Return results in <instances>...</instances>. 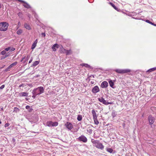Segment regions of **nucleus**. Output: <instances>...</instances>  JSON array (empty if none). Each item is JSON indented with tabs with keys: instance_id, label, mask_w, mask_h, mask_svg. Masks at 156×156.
Listing matches in <instances>:
<instances>
[{
	"instance_id": "obj_1",
	"label": "nucleus",
	"mask_w": 156,
	"mask_h": 156,
	"mask_svg": "<svg viewBox=\"0 0 156 156\" xmlns=\"http://www.w3.org/2000/svg\"><path fill=\"white\" fill-rule=\"evenodd\" d=\"M44 88L43 87H40L34 89L32 91V93L35 94L37 95H39L44 93Z\"/></svg>"
},
{
	"instance_id": "obj_2",
	"label": "nucleus",
	"mask_w": 156,
	"mask_h": 156,
	"mask_svg": "<svg viewBox=\"0 0 156 156\" xmlns=\"http://www.w3.org/2000/svg\"><path fill=\"white\" fill-rule=\"evenodd\" d=\"M9 24L6 22H2L0 23V31H5L8 29Z\"/></svg>"
},
{
	"instance_id": "obj_3",
	"label": "nucleus",
	"mask_w": 156,
	"mask_h": 156,
	"mask_svg": "<svg viewBox=\"0 0 156 156\" xmlns=\"http://www.w3.org/2000/svg\"><path fill=\"white\" fill-rule=\"evenodd\" d=\"M91 112L92 115L94 123L95 124L98 125L99 124V122L98 120V116L95 110L93 109L92 110Z\"/></svg>"
},
{
	"instance_id": "obj_4",
	"label": "nucleus",
	"mask_w": 156,
	"mask_h": 156,
	"mask_svg": "<svg viewBox=\"0 0 156 156\" xmlns=\"http://www.w3.org/2000/svg\"><path fill=\"white\" fill-rule=\"evenodd\" d=\"M115 71L119 73L124 74L130 72L131 70L129 69H115Z\"/></svg>"
},
{
	"instance_id": "obj_5",
	"label": "nucleus",
	"mask_w": 156,
	"mask_h": 156,
	"mask_svg": "<svg viewBox=\"0 0 156 156\" xmlns=\"http://www.w3.org/2000/svg\"><path fill=\"white\" fill-rule=\"evenodd\" d=\"M79 141L85 143L87 142V139L85 136L83 135L79 137Z\"/></svg>"
},
{
	"instance_id": "obj_6",
	"label": "nucleus",
	"mask_w": 156,
	"mask_h": 156,
	"mask_svg": "<svg viewBox=\"0 0 156 156\" xmlns=\"http://www.w3.org/2000/svg\"><path fill=\"white\" fill-rule=\"evenodd\" d=\"M98 99L100 102L102 103L103 104H104L105 105H107L109 104H112L111 102H107V101L106 100H105L104 99V98H103L102 97H101L100 98H98Z\"/></svg>"
},
{
	"instance_id": "obj_7",
	"label": "nucleus",
	"mask_w": 156,
	"mask_h": 156,
	"mask_svg": "<svg viewBox=\"0 0 156 156\" xmlns=\"http://www.w3.org/2000/svg\"><path fill=\"white\" fill-rule=\"evenodd\" d=\"M60 52L61 53H66L67 55L70 54V51L65 49L63 47L60 48Z\"/></svg>"
},
{
	"instance_id": "obj_8",
	"label": "nucleus",
	"mask_w": 156,
	"mask_h": 156,
	"mask_svg": "<svg viewBox=\"0 0 156 156\" xmlns=\"http://www.w3.org/2000/svg\"><path fill=\"white\" fill-rule=\"evenodd\" d=\"M148 119L149 124L150 125L153 124L154 122L155 118L151 115H150L148 117Z\"/></svg>"
},
{
	"instance_id": "obj_9",
	"label": "nucleus",
	"mask_w": 156,
	"mask_h": 156,
	"mask_svg": "<svg viewBox=\"0 0 156 156\" xmlns=\"http://www.w3.org/2000/svg\"><path fill=\"white\" fill-rule=\"evenodd\" d=\"M108 81V83L109 84L110 86L112 88H115V86H114V82L115 81V80H112L110 79H109Z\"/></svg>"
},
{
	"instance_id": "obj_10",
	"label": "nucleus",
	"mask_w": 156,
	"mask_h": 156,
	"mask_svg": "<svg viewBox=\"0 0 156 156\" xmlns=\"http://www.w3.org/2000/svg\"><path fill=\"white\" fill-rule=\"evenodd\" d=\"M100 91L99 88L98 86H94L92 89V91L93 94H96Z\"/></svg>"
},
{
	"instance_id": "obj_11",
	"label": "nucleus",
	"mask_w": 156,
	"mask_h": 156,
	"mask_svg": "<svg viewBox=\"0 0 156 156\" xmlns=\"http://www.w3.org/2000/svg\"><path fill=\"white\" fill-rule=\"evenodd\" d=\"M18 1L20 2H21L24 3L23 5L25 8L27 9H29L30 8V5L24 1L22 0H18Z\"/></svg>"
},
{
	"instance_id": "obj_12",
	"label": "nucleus",
	"mask_w": 156,
	"mask_h": 156,
	"mask_svg": "<svg viewBox=\"0 0 156 156\" xmlns=\"http://www.w3.org/2000/svg\"><path fill=\"white\" fill-rule=\"evenodd\" d=\"M108 86V83L106 81H104L101 84V87L102 88H106Z\"/></svg>"
},
{
	"instance_id": "obj_13",
	"label": "nucleus",
	"mask_w": 156,
	"mask_h": 156,
	"mask_svg": "<svg viewBox=\"0 0 156 156\" xmlns=\"http://www.w3.org/2000/svg\"><path fill=\"white\" fill-rule=\"evenodd\" d=\"M95 146L97 148L100 149L101 150H102L104 148V146L103 144L99 142L97 144L95 145Z\"/></svg>"
},
{
	"instance_id": "obj_14",
	"label": "nucleus",
	"mask_w": 156,
	"mask_h": 156,
	"mask_svg": "<svg viewBox=\"0 0 156 156\" xmlns=\"http://www.w3.org/2000/svg\"><path fill=\"white\" fill-rule=\"evenodd\" d=\"M65 125L68 129L69 130H71L73 128V125L70 122H67L65 124Z\"/></svg>"
},
{
	"instance_id": "obj_15",
	"label": "nucleus",
	"mask_w": 156,
	"mask_h": 156,
	"mask_svg": "<svg viewBox=\"0 0 156 156\" xmlns=\"http://www.w3.org/2000/svg\"><path fill=\"white\" fill-rule=\"evenodd\" d=\"M28 94L26 92H21L19 94V96L20 97H24V96H28Z\"/></svg>"
},
{
	"instance_id": "obj_16",
	"label": "nucleus",
	"mask_w": 156,
	"mask_h": 156,
	"mask_svg": "<svg viewBox=\"0 0 156 156\" xmlns=\"http://www.w3.org/2000/svg\"><path fill=\"white\" fill-rule=\"evenodd\" d=\"M24 26L25 27L26 29H28V30H30L31 29L30 27L29 24H28L27 23H25L24 24Z\"/></svg>"
},
{
	"instance_id": "obj_17",
	"label": "nucleus",
	"mask_w": 156,
	"mask_h": 156,
	"mask_svg": "<svg viewBox=\"0 0 156 156\" xmlns=\"http://www.w3.org/2000/svg\"><path fill=\"white\" fill-rule=\"evenodd\" d=\"M58 48V45L57 44H55L53 45L52 46V48L53 50V51H55L56 50L55 48Z\"/></svg>"
},
{
	"instance_id": "obj_18",
	"label": "nucleus",
	"mask_w": 156,
	"mask_h": 156,
	"mask_svg": "<svg viewBox=\"0 0 156 156\" xmlns=\"http://www.w3.org/2000/svg\"><path fill=\"white\" fill-rule=\"evenodd\" d=\"M80 65L83 66H85L86 67L89 68L90 69L91 68V67L87 64L83 63L81 64Z\"/></svg>"
},
{
	"instance_id": "obj_19",
	"label": "nucleus",
	"mask_w": 156,
	"mask_h": 156,
	"mask_svg": "<svg viewBox=\"0 0 156 156\" xmlns=\"http://www.w3.org/2000/svg\"><path fill=\"white\" fill-rule=\"evenodd\" d=\"M46 125L49 127L52 126V121L48 122L46 123Z\"/></svg>"
},
{
	"instance_id": "obj_20",
	"label": "nucleus",
	"mask_w": 156,
	"mask_h": 156,
	"mask_svg": "<svg viewBox=\"0 0 156 156\" xmlns=\"http://www.w3.org/2000/svg\"><path fill=\"white\" fill-rule=\"evenodd\" d=\"M156 70V67H154L152 68H151L149 70H147L146 72H151L152 71H154V70Z\"/></svg>"
},
{
	"instance_id": "obj_21",
	"label": "nucleus",
	"mask_w": 156,
	"mask_h": 156,
	"mask_svg": "<svg viewBox=\"0 0 156 156\" xmlns=\"http://www.w3.org/2000/svg\"><path fill=\"white\" fill-rule=\"evenodd\" d=\"M40 62L39 61H35L32 65L33 66H35L37 65Z\"/></svg>"
},
{
	"instance_id": "obj_22",
	"label": "nucleus",
	"mask_w": 156,
	"mask_h": 156,
	"mask_svg": "<svg viewBox=\"0 0 156 156\" xmlns=\"http://www.w3.org/2000/svg\"><path fill=\"white\" fill-rule=\"evenodd\" d=\"M10 54L9 53V52L7 53L6 54V55L5 56H2L1 58V59H4L7 57L9 56V55Z\"/></svg>"
},
{
	"instance_id": "obj_23",
	"label": "nucleus",
	"mask_w": 156,
	"mask_h": 156,
	"mask_svg": "<svg viewBox=\"0 0 156 156\" xmlns=\"http://www.w3.org/2000/svg\"><path fill=\"white\" fill-rule=\"evenodd\" d=\"M17 62H15L11 64L9 67L8 68H10L13 67L14 66H16L17 64Z\"/></svg>"
},
{
	"instance_id": "obj_24",
	"label": "nucleus",
	"mask_w": 156,
	"mask_h": 156,
	"mask_svg": "<svg viewBox=\"0 0 156 156\" xmlns=\"http://www.w3.org/2000/svg\"><path fill=\"white\" fill-rule=\"evenodd\" d=\"M22 30L21 29H20L17 31L16 33L18 35H20L22 33Z\"/></svg>"
},
{
	"instance_id": "obj_25",
	"label": "nucleus",
	"mask_w": 156,
	"mask_h": 156,
	"mask_svg": "<svg viewBox=\"0 0 156 156\" xmlns=\"http://www.w3.org/2000/svg\"><path fill=\"white\" fill-rule=\"evenodd\" d=\"M26 108L27 109H28V110H29V112H31L33 110V109L32 108H30V106L29 105H27V106H26Z\"/></svg>"
},
{
	"instance_id": "obj_26",
	"label": "nucleus",
	"mask_w": 156,
	"mask_h": 156,
	"mask_svg": "<svg viewBox=\"0 0 156 156\" xmlns=\"http://www.w3.org/2000/svg\"><path fill=\"white\" fill-rule=\"evenodd\" d=\"M107 151L110 153H112L113 151V150L111 148H108L106 149Z\"/></svg>"
},
{
	"instance_id": "obj_27",
	"label": "nucleus",
	"mask_w": 156,
	"mask_h": 156,
	"mask_svg": "<svg viewBox=\"0 0 156 156\" xmlns=\"http://www.w3.org/2000/svg\"><path fill=\"white\" fill-rule=\"evenodd\" d=\"M91 142L93 144H95V145L97 144L99 142V141L97 140H94V139H92L91 140Z\"/></svg>"
},
{
	"instance_id": "obj_28",
	"label": "nucleus",
	"mask_w": 156,
	"mask_h": 156,
	"mask_svg": "<svg viewBox=\"0 0 156 156\" xmlns=\"http://www.w3.org/2000/svg\"><path fill=\"white\" fill-rule=\"evenodd\" d=\"M110 4L112 6V7L115 10H117L118 8L114 5L113 3L110 2Z\"/></svg>"
},
{
	"instance_id": "obj_29",
	"label": "nucleus",
	"mask_w": 156,
	"mask_h": 156,
	"mask_svg": "<svg viewBox=\"0 0 156 156\" xmlns=\"http://www.w3.org/2000/svg\"><path fill=\"white\" fill-rule=\"evenodd\" d=\"M58 123L57 122H52V126H56L58 125Z\"/></svg>"
},
{
	"instance_id": "obj_30",
	"label": "nucleus",
	"mask_w": 156,
	"mask_h": 156,
	"mask_svg": "<svg viewBox=\"0 0 156 156\" xmlns=\"http://www.w3.org/2000/svg\"><path fill=\"white\" fill-rule=\"evenodd\" d=\"M87 132L90 133V134H91L92 133V130L90 128H88L87 129Z\"/></svg>"
},
{
	"instance_id": "obj_31",
	"label": "nucleus",
	"mask_w": 156,
	"mask_h": 156,
	"mask_svg": "<svg viewBox=\"0 0 156 156\" xmlns=\"http://www.w3.org/2000/svg\"><path fill=\"white\" fill-rule=\"evenodd\" d=\"M36 45L37 44L34 43H33L31 47V49L33 50L35 48V47L36 46Z\"/></svg>"
},
{
	"instance_id": "obj_32",
	"label": "nucleus",
	"mask_w": 156,
	"mask_h": 156,
	"mask_svg": "<svg viewBox=\"0 0 156 156\" xmlns=\"http://www.w3.org/2000/svg\"><path fill=\"white\" fill-rule=\"evenodd\" d=\"M145 21L147 22V23H149L151 25H153V23L152 22L150 21V20H146Z\"/></svg>"
},
{
	"instance_id": "obj_33",
	"label": "nucleus",
	"mask_w": 156,
	"mask_h": 156,
	"mask_svg": "<svg viewBox=\"0 0 156 156\" xmlns=\"http://www.w3.org/2000/svg\"><path fill=\"white\" fill-rule=\"evenodd\" d=\"M6 53V52L5 51V50L2 51L1 52V54L2 55H4Z\"/></svg>"
},
{
	"instance_id": "obj_34",
	"label": "nucleus",
	"mask_w": 156,
	"mask_h": 156,
	"mask_svg": "<svg viewBox=\"0 0 156 156\" xmlns=\"http://www.w3.org/2000/svg\"><path fill=\"white\" fill-rule=\"evenodd\" d=\"M10 48H11V47H10L7 48H6L5 49V51L6 52V51H8L9 50H10Z\"/></svg>"
},
{
	"instance_id": "obj_35",
	"label": "nucleus",
	"mask_w": 156,
	"mask_h": 156,
	"mask_svg": "<svg viewBox=\"0 0 156 156\" xmlns=\"http://www.w3.org/2000/svg\"><path fill=\"white\" fill-rule=\"evenodd\" d=\"M82 119V115H79V121H81Z\"/></svg>"
},
{
	"instance_id": "obj_36",
	"label": "nucleus",
	"mask_w": 156,
	"mask_h": 156,
	"mask_svg": "<svg viewBox=\"0 0 156 156\" xmlns=\"http://www.w3.org/2000/svg\"><path fill=\"white\" fill-rule=\"evenodd\" d=\"M9 123H6L5 125V127H8L9 126Z\"/></svg>"
},
{
	"instance_id": "obj_37",
	"label": "nucleus",
	"mask_w": 156,
	"mask_h": 156,
	"mask_svg": "<svg viewBox=\"0 0 156 156\" xmlns=\"http://www.w3.org/2000/svg\"><path fill=\"white\" fill-rule=\"evenodd\" d=\"M24 87V84H20V85L19 86V87Z\"/></svg>"
},
{
	"instance_id": "obj_38",
	"label": "nucleus",
	"mask_w": 156,
	"mask_h": 156,
	"mask_svg": "<svg viewBox=\"0 0 156 156\" xmlns=\"http://www.w3.org/2000/svg\"><path fill=\"white\" fill-rule=\"evenodd\" d=\"M33 57H31L30 59V60L29 61V63H30L32 62V61L33 60Z\"/></svg>"
},
{
	"instance_id": "obj_39",
	"label": "nucleus",
	"mask_w": 156,
	"mask_h": 156,
	"mask_svg": "<svg viewBox=\"0 0 156 156\" xmlns=\"http://www.w3.org/2000/svg\"><path fill=\"white\" fill-rule=\"evenodd\" d=\"M5 87V85H2L0 87V88L1 89H3Z\"/></svg>"
},
{
	"instance_id": "obj_40",
	"label": "nucleus",
	"mask_w": 156,
	"mask_h": 156,
	"mask_svg": "<svg viewBox=\"0 0 156 156\" xmlns=\"http://www.w3.org/2000/svg\"><path fill=\"white\" fill-rule=\"evenodd\" d=\"M33 94V95L32 96V98H34L37 95L35 94Z\"/></svg>"
},
{
	"instance_id": "obj_41",
	"label": "nucleus",
	"mask_w": 156,
	"mask_h": 156,
	"mask_svg": "<svg viewBox=\"0 0 156 156\" xmlns=\"http://www.w3.org/2000/svg\"><path fill=\"white\" fill-rule=\"evenodd\" d=\"M15 50V48H11L10 50L11 51H14Z\"/></svg>"
},
{
	"instance_id": "obj_42",
	"label": "nucleus",
	"mask_w": 156,
	"mask_h": 156,
	"mask_svg": "<svg viewBox=\"0 0 156 156\" xmlns=\"http://www.w3.org/2000/svg\"><path fill=\"white\" fill-rule=\"evenodd\" d=\"M18 27H17V29H18L19 27H20V25H21V24H20V22H19L18 23Z\"/></svg>"
},
{
	"instance_id": "obj_43",
	"label": "nucleus",
	"mask_w": 156,
	"mask_h": 156,
	"mask_svg": "<svg viewBox=\"0 0 156 156\" xmlns=\"http://www.w3.org/2000/svg\"><path fill=\"white\" fill-rule=\"evenodd\" d=\"M25 56H24V57H23L21 60V62H22L23 61V59H25Z\"/></svg>"
},
{
	"instance_id": "obj_44",
	"label": "nucleus",
	"mask_w": 156,
	"mask_h": 156,
	"mask_svg": "<svg viewBox=\"0 0 156 156\" xmlns=\"http://www.w3.org/2000/svg\"><path fill=\"white\" fill-rule=\"evenodd\" d=\"M41 35L44 37L45 36V34L44 33H41Z\"/></svg>"
},
{
	"instance_id": "obj_45",
	"label": "nucleus",
	"mask_w": 156,
	"mask_h": 156,
	"mask_svg": "<svg viewBox=\"0 0 156 156\" xmlns=\"http://www.w3.org/2000/svg\"><path fill=\"white\" fill-rule=\"evenodd\" d=\"M37 40L36 39L35 40V41H34V43L37 44Z\"/></svg>"
},
{
	"instance_id": "obj_46",
	"label": "nucleus",
	"mask_w": 156,
	"mask_h": 156,
	"mask_svg": "<svg viewBox=\"0 0 156 156\" xmlns=\"http://www.w3.org/2000/svg\"><path fill=\"white\" fill-rule=\"evenodd\" d=\"M122 126H123V127H125V124L124 123H123L122 124Z\"/></svg>"
},
{
	"instance_id": "obj_47",
	"label": "nucleus",
	"mask_w": 156,
	"mask_h": 156,
	"mask_svg": "<svg viewBox=\"0 0 156 156\" xmlns=\"http://www.w3.org/2000/svg\"><path fill=\"white\" fill-rule=\"evenodd\" d=\"M91 76L93 77V78L94 77V75H91L89 77H91Z\"/></svg>"
},
{
	"instance_id": "obj_48",
	"label": "nucleus",
	"mask_w": 156,
	"mask_h": 156,
	"mask_svg": "<svg viewBox=\"0 0 156 156\" xmlns=\"http://www.w3.org/2000/svg\"><path fill=\"white\" fill-rule=\"evenodd\" d=\"M21 13H20V12H19L18 13V15H19V16H20V15L21 14Z\"/></svg>"
},
{
	"instance_id": "obj_49",
	"label": "nucleus",
	"mask_w": 156,
	"mask_h": 156,
	"mask_svg": "<svg viewBox=\"0 0 156 156\" xmlns=\"http://www.w3.org/2000/svg\"><path fill=\"white\" fill-rule=\"evenodd\" d=\"M91 84H94V82H93V81H91Z\"/></svg>"
},
{
	"instance_id": "obj_50",
	"label": "nucleus",
	"mask_w": 156,
	"mask_h": 156,
	"mask_svg": "<svg viewBox=\"0 0 156 156\" xmlns=\"http://www.w3.org/2000/svg\"><path fill=\"white\" fill-rule=\"evenodd\" d=\"M153 24L152 25H153L154 26H156V24H155L154 23H153Z\"/></svg>"
},
{
	"instance_id": "obj_51",
	"label": "nucleus",
	"mask_w": 156,
	"mask_h": 156,
	"mask_svg": "<svg viewBox=\"0 0 156 156\" xmlns=\"http://www.w3.org/2000/svg\"><path fill=\"white\" fill-rule=\"evenodd\" d=\"M2 7L1 4L0 3V8H1Z\"/></svg>"
},
{
	"instance_id": "obj_52",
	"label": "nucleus",
	"mask_w": 156,
	"mask_h": 156,
	"mask_svg": "<svg viewBox=\"0 0 156 156\" xmlns=\"http://www.w3.org/2000/svg\"><path fill=\"white\" fill-rule=\"evenodd\" d=\"M15 109H17V110H18V109L17 108H15Z\"/></svg>"
},
{
	"instance_id": "obj_53",
	"label": "nucleus",
	"mask_w": 156,
	"mask_h": 156,
	"mask_svg": "<svg viewBox=\"0 0 156 156\" xmlns=\"http://www.w3.org/2000/svg\"><path fill=\"white\" fill-rule=\"evenodd\" d=\"M77 119L78 120V116H77Z\"/></svg>"
},
{
	"instance_id": "obj_54",
	"label": "nucleus",
	"mask_w": 156,
	"mask_h": 156,
	"mask_svg": "<svg viewBox=\"0 0 156 156\" xmlns=\"http://www.w3.org/2000/svg\"><path fill=\"white\" fill-rule=\"evenodd\" d=\"M5 71H8V70H7V69H6L5 70Z\"/></svg>"
},
{
	"instance_id": "obj_55",
	"label": "nucleus",
	"mask_w": 156,
	"mask_h": 156,
	"mask_svg": "<svg viewBox=\"0 0 156 156\" xmlns=\"http://www.w3.org/2000/svg\"><path fill=\"white\" fill-rule=\"evenodd\" d=\"M27 59L28 58V56H27Z\"/></svg>"
},
{
	"instance_id": "obj_56",
	"label": "nucleus",
	"mask_w": 156,
	"mask_h": 156,
	"mask_svg": "<svg viewBox=\"0 0 156 156\" xmlns=\"http://www.w3.org/2000/svg\"><path fill=\"white\" fill-rule=\"evenodd\" d=\"M80 123H80H78V124H79Z\"/></svg>"
}]
</instances>
